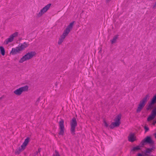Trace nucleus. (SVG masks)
Here are the masks:
<instances>
[{"label":"nucleus","mask_w":156,"mask_h":156,"mask_svg":"<svg viewBox=\"0 0 156 156\" xmlns=\"http://www.w3.org/2000/svg\"><path fill=\"white\" fill-rule=\"evenodd\" d=\"M153 150V148H147L145 151V153L146 154H150L151 152H152Z\"/></svg>","instance_id":"f3484780"},{"label":"nucleus","mask_w":156,"mask_h":156,"mask_svg":"<svg viewBox=\"0 0 156 156\" xmlns=\"http://www.w3.org/2000/svg\"><path fill=\"white\" fill-rule=\"evenodd\" d=\"M73 23V22H72L67 27L62 34L63 36L66 37L68 35L70 30L72 28Z\"/></svg>","instance_id":"9b49d317"},{"label":"nucleus","mask_w":156,"mask_h":156,"mask_svg":"<svg viewBox=\"0 0 156 156\" xmlns=\"http://www.w3.org/2000/svg\"><path fill=\"white\" fill-rule=\"evenodd\" d=\"M0 50L1 54L2 55L5 54V50L4 48L2 46H0Z\"/></svg>","instance_id":"dca6fc26"},{"label":"nucleus","mask_w":156,"mask_h":156,"mask_svg":"<svg viewBox=\"0 0 156 156\" xmlns=\"http://www.w3.org/2000/svg\"><path fill=\"white\" fill-rule=\"evenodd\" d=\"M149 95H146L143 99L140 101L139 104L137 109H136V112L137 113L140 112L141 110L144 106L145 104L147 103V100L149 99Z\"/></svg>","instance_id":"39448f33"},{"label":"nucleus","mask_w":156,"mask_h":156,"mask_svg":"<svg viewBox=\"0 0 156 156\" xmlns=\"http://www.w3.org/2000/svg\"><path fill=\"white\" fill-rule=\"evenodd\" d=\"M36 54V52L34 51L28 52L21 58L19 62L20 63H23L26 61L31 58L34 56Z\"/></svg>","instance_id":"7ed1b4c3"},{"label":"nucleus","mask_w":156,"mask_h":156,"mask_svg":"<svg viewBox=\"0 0 156 156\" xmlns=\"http://www.w3.org/2000/svg\"><path fill=\"white\" fill-rule=\"evenodd\" d=\"M64 124V121L62 119L59 122V131L58 134L59 135L63 136L64 134L65 128Z\"/></svg>","instance_id":"6e6552de"},{"label":"nucleus","mask_w":156,"mask_h":156,"mask_svg":"<svg viewBox=\"0 0 156 156\" xmlns=\"http://www.w3.org/2000/svg\"><path fill=\"white\" fill-rule=\"evenodd\" d=\"M28 86L26 85L17 89L14 90L13 92L17 95H20L23 92L27 91L28 90Z\"/></svg>","instance_id":"0eeeda50"},{"label":"nucleus","mask_w":156,"mask_h":156,"mask_svg":"<svg viewBox=\"0 0 156 156\" xmlns=\"http://www.w3.org/2000/svg\"><path fill=\"white\" fill-rule=\"evenodd\" d=\"M71 129L70 131L72 135H74L75 133V128L77 125V122L75 118H73L70 123Z\"/></svg>","instance_id":"423d86ee"},{"label":"nucleus","mask_w":156,"mask_h":156,"mask_svg":"<svg viewBox=\"0 0 156 156\" xmlns=\"http://www.w3.org/2000/svg\"><path fill=\"white\" fill-rule=\"evenodd\" d=\"M29 44L28 43L25 42L21 44L16 48H12L10 54L12 55L16 54L20 52L28 47Z\"/></svg>","instance_id":"f257e3e1"},{"label":"nucleus","mask_w":156,"mask_h":156,"mask_svg":"<svg viewBox=\"0 0 156 156\" xmlns=\"http://www.w3.org/2000/svg\"><path fill=\"white\" fill-rule=\"evenodd\" d=\"M155 138H156V134H155Z\"/></svg>","instance_id":"393cba45"},{"label":"nucleus","mask_w":156,"mask_h":156,"mask_svg":"<svg viewBox=\"0 0 156 156\" xmlns=\"http://www.w3.org/2000/svg\"><path fill=\"white\" fill-rule=\"evenodd\" d=\"M122 117V115L119 114L116 115L114 119V122H112L110 126L111 128H113L115 127L119 126L120 123V120Z\"/></svg>","instance_id":"f03ea898"},{"label":"nucleus","mask_w":156,"mask_h":156,"mask_svg":"<svg viewBox=\"0 0 156 156\" xmlns=\"http://www.w3.org/2000/svg\"><path fill=\"white\" fill-rule=\"evenodd\" d=\"M17 35V32H15L13 34L8 38L5 40L4 42V44H7L9 43L12 42L13 41L14 38L16 37Z\"/></svg>","instance_id":"9d476101"},{"label":"nucleus","mask_w":156,"mask_h":156,"mask_svg":"<svg viewBox=\"0 0 156 156\" xmlns=\"http://www.w3.org/2000/svg\"><path fill=\"white\" fill-rule=\"evenodd\" d=\"M153 142L150 136H147L141 142V146H144L146 143L151 144Z\"/></svg>","instance_id":"f8f14e48"},{"label":"nucleus","mask_w":156,"mask_h":156,"mask_svg":"<svg viewBox=\"0 0 156 156\" xmlns=\"http://www.w3.org/2000/svg\"><path fill=\"white\" fill-rule=\"evenodd\" d=\"M30 141V138L29 137H27L26 138L20 147L17 149L15 151L16 154H19L22 151L24 150L26 148V147L28 145Z\"/></svg>","instance_id":"20e7f679"},{"label":"nucleus","mask_w":156,"mask_h":156,"mask_svg":"<svg viewBox=\"0 0 156 156\" xmlns=\"http://www.w3.org/2000/svg\"><path fill=\"white\" fill-rule=\"evenodd\" d=\"M136 139V137L134 133H130L128 136L129 141L131 142H133Z\"/></svg>","instance_id":"4468645a"},{"label":"nucleus","mask_w":156,"mask_h":156,"mask_svg":"<svg viewBox=\"0 0 156 156\" xmlns=\"http://www.w3.org/2000/svg\"><path fill=\"white\" fill-rule=\"evenodd\" d=\"M155 5H156V2H155Z\"/></svg>","instance_id":"b1692460"},{"label":"nucleus","mask_w":156,"mask_h":156,"mask_svg":"<svg viewBox=\"0 0 156 156\" xmlns=\"http://www.w3.org/2000/svg\"><path fill=\"white\" fill-rule=\"evenodd\" d=\"M141 147L140 146H136L134 147L133 148V150H140L141 149Z\"/></svg>","instance_id":"6ab92c4d"},{"label":"nucleus","mask_w":156,"mask_h":156,"mask_svg":"<svg viewBox=\"0 0 156 156\" xmlns=\"http://www.w3.org/2000/svg\"><path fill=\"white\" fill-rule=\"evenodd\" d=\"M144 129H145V132H147V131H148L149 130V128L148 127L146 126H144Z\"/></svg>","instance_id":"412c9836"},{"label":"nucleus","mask_w":156,"mask_h":156,"mask_svg":"<svg viewBox=\"0 0 156 156\" xmlns=\"http://www.w3.org/2000/svg\"><path fill=\"white\" fill-rule=\"evenodd\" d=\"M117 36H115L113 37V39L111 40V42L112 44L115 43L117 39Z\"/></svg>","instance_id":"a211bd4d"},{"label":"nucleus","mask_w":156,"mask_h":156,"mask_svg":"<svg viewBox=\"0 0 156 156\" xmlns=\"http://www.w3.org/2000/svg\"><path fill=\"white\" fill-rule=\"evenodd\" d=\"M156 115V107L152 110L151 113L150 115L147 119L148 121H150L153 120Z\"/></svg>","instance_id":"ddd939ff"},{"label":"nucleus","mask_w":156,"mask_h":156,"mask_svg":"<svg viewBox=\"0 0 156 156\" xmlns=\"http://www.w3.org/2000/svg\"><path fill=\"white\" fill-rule=\"evenodd\" d=\"M51 5V4H49L43 7L40 10L39 13L37 14V16L39 17L41 16L49 9Z\"/></svg>","instance_id":"1a4fd4ad"},{"label":"nucleus","mask_w":156,"mask_h":156,"mask_svg":"<svg viewBox=\"0 0 156 156\" xmlns=\"http://www.w3.org/2000/svg\"><path fill=\"white\" fill-rule=\"evenodd\" d=\"M65 37H66L62 35L59 39L58 42V44H61L62 42Z\"/></svg>","instance_id":"2eb2a0df"},{"label":"nucleus","mask_w":156,"mask_h":156,"mask_svg":"<svg viewBox=\"0 0 156 156\" xmlns=\"http://www.w3.org/2000/svg\"><path fill=\"white\" fill-rule=\"evenodd\" d=\"M53 156H60L58 153L57 152H55V154L53 155Z\"/></svg>","instance_id":"4be33fe9"},{"label":"nucleus","mask_w":156,"mask_h":156,"mask_svg":"<svg viewBox=\"0 0 156 156\" xmlns=\"http://www.w3.org/2000/svg\"><path fill=\"white\" fill-rule=\"evenodd\" d=\"M104 126L106 127H108V125H109L108 123L105 120H104Z\"/></svg>","instance_id":"aec40b11"},{"label":"nucleus","mask_w":156,"mask_h":156,"mask_svg":"<svg viewBox=\"0 0 156 156\" xmlns=\"http://www.w3.org/2000/svg\"><path fill=\"white\" fill-rule=\"evenodd\" d=\"M156 121H154V122H153V125H154V124L156 123Z\"/></svg>","instance_id":"5701e85b"}]
</instances>
